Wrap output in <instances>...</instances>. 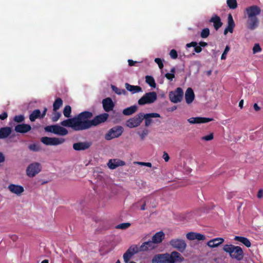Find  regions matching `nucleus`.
I'll return each instance as SVG.
<instances>
[{
	"instance_id": "f257e3e1",
	"label": "nucleus",
	"mask_w": 263,
	"mask_h": 263,
	"mask_svg": "<svg viewBox=\"0 0 263 263\" xmlns=\"http://www.w3.org/2000/svg\"><path fill=\"white\" fill-rule=\"evenodd\" d=\"M92 114L87 111H83V118L91 116ZM108 117V114L104 113L96 117L92 120L83 119V129H87L93 126H97L105 122Z\"/></svg>"
},
{
	"instance_id": "f03ea898",
	"label": "nucleus",
	"mask_w": 263,
	"mask_h": 263,
	"mask_svg": "<svg viewBox=\"0 0 263 263\" xmlns=\"http://www.w3.org/2000/svg\"><path fill=\"white\" fill-rule=\"evenodd\" d=\"M223 250L228 253L232 259L237 261H240L244 257L243 251L239 246L233 245H224Z\"/></svg>"
},
{
	"instance_id": "7ed1b4c3",
	"label": "nucleus",
	"mask_w": 263,
	"mask_h": 263,
	"mask_svg": "<svg viewBox=\"0 0 263 263\" xmlns=\"http://www.w3.org/2000/svg\"><path fill=\"white\" fill-rule=\"evenodd\" d=\"M157 99V94L155 91L145 93L139 100L138 103L143 106L146 104H151L156 102Z\"/></svg>"
},
{
	"instance_id": "20e7f679",
	"label": "nucleus",
	"mask_w": 263,
	"mask_h": 263,
	"mask_svg": "<svg viewBox=\"0 0 263 263\" xmlns=\"http://www.w3.org/2000/svg\"><path fill=\"white\" fill-rule=\"evenodd\" d=\"M45 132L53 133L60 136H65L68 134L67 130L58 125H52L45 127Z\"/></svg>"
},
{
	"instance_id": "39448f33",
	"label": "nucleus",
	"mask_w": 263,
	"mask_h": 263,
	"mask_svg": "<svg viewBox=\"0 0 263 263\" xmlns=\"http://www.w3.org/2000/svg\"><path fill=\"white\" fill-rule=\"evenodd\" d=\"M183 91L182 89L178 87L174 91H170L169 93V99L174 103L180 102L183 98Z\"/></svg>"
},
{
	"instance_id": "423d86ee",
	"label": "nucleus",
	"mask_w": 263,
	"mask_h": 263,
	"mask_svg": "<svg viewBox=\"0 0 263 263\" xmlns=\"http://www.w3.org/2000/svg\"><path fill=\"white\" fill-rule=\"evenodd\" d=\"M41 171V166L38 162L29 164L26 169V175L29 177H33Z\"/></svg>"
},
{
	"instance_id": "0eeeda50",
	"label": "nucleus",
	"mask_w": 263,
	"mask_h": 263,
	"mask_svg": "<svg viewBox=\"0 0 263 263\" xmlns=\"http://www.w3.org/2000/svg\"><path fill=\"white\" fill-rule=\"evenodd\" d=\"M169 243L173 248L178 250L181 252H184L186 248V242L182 239H172L170 241Z\"/></svg>"
},
{
	"instance_id": "6e6552de",
	"label": "nucleus",
	"mask_w": 263,
	"mask_h": 263,
	"mask_svg": "<svg viewBox=\"0 0 263 263\" xmlns=\"http://www.w3.org/2000/svg\"><path fill=\"white\" fill-rule=\"evenodd\" d=\"M123 128L121 126H116L111 128L105 136L107 140H110L115 138H118L122 135Z\"/></svg>"
},
{
	"instance_id": "1a4fd4ad",
	"label": "nucleus",
	"mask_w": 263,
	"mask_h": 263,
	"mask_svg": "<svg viewBox=\"0 0 263 263\" xmlns=\"http://www.w3.org/2000/svg\"><path fill=\"white\" fill-rule=\"evenodd\" d=\"M41 141L46 145H58L62 144L65 139L62 138L43 137L41 138Z\"/></svg>"
},
{
	"instance_id": "9d476101",
	"label": "nucleus",
	"mask_w": 263,
	"mask_h": 263,
	"mask_svg": "<svg viewBox=\"0 0 263 263\" xmlns=\"http://www.w3.org/2000/svg\"><path fill=\"white\" fill-rule=\"evenodd\" d=\"M261 10L257 6H251L246 9L245 17L257 18V16L260 14Z\"/></svg>"
},
{
	"instance_id": "9b49d317",
	"label": "nucleus",
	"mask_w": 263,
	"mask_h": 263,
	"mask_svg": "<svg viewBox=\"0 0 263 263\" xmlns=\"http://www.w3.org/2000/svg\"><path fill=\"white\" fill-rule=\"evenodd\" d=\"M142 113H140L134 117L128 119L126 121V126L130 128L138 127L142 122Z\"/></svg>"
},
{
	"instance_id": "f8f14e48",
	"label": "nucleus",
	"mask_w": 263,
	"mask_h": 263,
	"mask_svg": "<svg viewBox=\"0 0 263 263\" xmlns=\"http://www.w3.org/2000/svg\"><path fill=\"white\" fill-rule=\"evenodd\" d=\"M71 127L76 130L82 129V112L77 117L71 119Z\"/></svg>"
},
{
	"instance_id": "ddd939ff",
	"label": "nucleus",
	"mask_w": 263,
	"mask_h": 263,
	"mask_svg": "<svg viewBox=\"0 0 263 263\" xmlns=\"http://www.w3.org/2000/svg\"><path fill=\"white\" fill-rule=\"evenodd\" d=\"M168 263L181 262L184 260L181 255L176 251H173L171 254L167 253Z\"/></svg>"
},
{
	"instance_id": "4468645a",
	"label": "nucleus",
	"mask_w": 263,
	"mask_h": 263,
	"mask_svg": "<svg viewBox=\"0 0 263 263\" xmlns=\"http://www.w3.org/2000/svg\"><path fill=\"white\" fill-rule=\"evenodd\" d=\"M247 18L246 25L247 29L250 30H254L258 27L259 21L258 18Z\"/></svg>"
},
{
	"instance_id": "2eb2a0df",
	"label": "nucleus",
	"mask_w": 263,
	"mask_h": 263,
	"mask_svg": "<svg viewBox=\"0 0 263 263\" xmlns=\"http://www.w3.org/2000/svg\"><path fill=\"white\" fill-rule=\"evenodd\" d=\"M142 121L144 119L145 125L146 126H149L152 122V118H160V115L158 113H149L143 114L142 113Z\"/></svg>"
},
{
	"instance_id": "dca6fc26",
	"label": "nucleus",
	"mask_w": 263,
	"mask_h": 263,
	"mask_svg": "<svg viewBox=\"0 0 263 263\" xmlns=\"http://www.w3.org/2000/svg\"><path fill=\"white\" fill-rule=\"evenodd\" d=\"M213 120V118L205 117H192L187 120L190 124H201L205 123Z\"/></svg>"
},
{
	"instance_id": "f3484780",
	"label": "nucleus",
	"mask_w": 263,
	"mask_h": 263,
	"mask_svg": "<svg viewBox=\"0 0 263 263\" xmlns=\"http://www.w3.org/2000/svg\"><path fill=\"white\" fill-rule=\"evenodd\" d=\"M167 253L155 255L152 259V263H168Z\"/></svg>"
},
{
	"instance_id": "a211bd4d",
	"label": "nucleus",
	"mask_w": 263,
	"mask_h": 263,
	"mask_svg": "<svg viewBox=\"0 0 263 263\" xmlns=\"http://www.w3.org/2000/svg\"><path fill=\"white\" fill-rule=\"evenodd\" d=\"M31 129V127L27 124H20L15 126L14 130L16 133L21 134L27 133Z\"/></svg>"
},
{
	"instance_id": "6ab92c4d",
	"label": "nucleus",
	"mask_w": 263,
	"mask_h": 263,
	"mask_svg": "<svg viewBox=\"0 0 263 263\" xmlns=\"http://www.w3.org/2000/svg\"><path fill=\"white\" fill-rule=\"evenodd\" d=\"M235 24L233 20V17L231 14L228 15V25L224 30V34L226 35L228 32L232 33Z\"/></svg>"
},
{
	"instance_id": "aec40b11",
	"label": "nucleus",
	"mask_w": 263,
	"mask_h": 263,
	"mask_svg": "<svg viewBox=\"0 0 263 263\" xmlns=\"http://www.w3.org/2000/svg\"><path fill=\"white\" fill-rule=\"evenodd\" d=\"M157 246L152 241H145L140 246L141 252H146L155 249Z\"/></svg>"
},
{
	"instance_id": "412c9836",
	"label": "nucleus",
	"mask_w": 263,
	"mask_h": 263,
	"mask_svg": "<svg viewBox=\"0 0 263 263\" xmlns=\"http://www.w3.org/2000/svg\"><path fill=\"white\" fill-rule=\"evenodd\" d=\"M186 238L190 240H203L205 239V236L195 232H189L186 235Z\"/></svg>"
},
{
	"instance_id": "4be33fe9",
	"label": "nucleus",
	"mask_w": 263,
	"mask_h": 263,
	"mask_svg": "<svg viewBox=\"0 0 263 263\" xmlns=\"http://www.w3.org/2000/svg\"><path fill=\"white\" fill-rule=\"evenodd\" d=\"M8 188L11 192L16 195H20L24 191V187L19 185L11 184Z\"/></svg>"
},
{
	"instance_id": "5701e85b",
	"label": "nucleus",
	"mask_w": 263,
	"mask_h": 263,
	"mask_svg": "<svg viewBox=\"0 0 263 263\" xmlns=\"http://www.w3.org/2000/svg\"><path fill=\"white\" fill-rule=\"evenodd\" d=\"M165 237V234L162 231L155 233L152 237V241L154 244L160 243Z\"/></svg>"
},
{
	"instance_id": "b1692460",
	"label": "nucleus",
	"mask_w": 263,
	"mask_h": 263,
	"mask_svg": "<svg viewBox=\"0 0 263 263\" xmlns=\"http://www.w3.org/2000/svg\"><path fill=\"white\" fill-rule=\"evenodd\" d=\"M103 108L106 111H109L112 110L114 104L112 100L110 98H106L102 101Z\"/></svg>"
},
{
	"instance_id": "393cba45",
	"label": "nucleus",
	"mask_w": 263,
	"mask_h": 263,
	"mask_svg": "<svg viewBox=\"0 0 263 263\" xmlns=\"http://www.w3.org/2000/svg\"><path fill=\"white\" fill-rule=\"evenodd\" d=\"M125 163L119 159L110 160L107 164L108 166L110 169H115L119 166H123Z\"/></svg>"
},
{
	"instance_id": "a878e982",
	"label": "nucleus",
	"mask_w": 263,
	"mask_h": 263,
	"mask_svg": "<svg viewBox=\"0 0 263 263\" xmlns=\"http://www.w3.org/2000/svg\"><path fill=\"white\" fill-rule=\"evenodd\" d=\"M223 242V238L218 237L209 241L207 242V245L210 248H216L222 244Z\"/></svg>"
},
{
	"instance_id": "bb28decb",
	"label": "nucleus",
	"mask_w": 263,
	"mask_h": 263,
	"mask_svg": "<svg viewBox=\"0 0 263 263\" xmlns=\"http://www.w3.org/2000/svg\"><path fill=\"white\" fill-rule=\"evenodd\" d=\"M195 95L191 88H188L185 93V99L187 104L191 103L194 100Z\"/></svg>"
},
{
	"instance_id": "cd10ccee",
	"label": "nucleus",
	"mask_w": 263,
	"mask_h": 263,
	"mask_svg": "<svg viewBox=\"0 0 263 263\" xmlns=\"http://www.w3.org/2000/svg\"><path fill=\"white\" fill-rule=\"evenodd\" d=\"M125 86L127 90L130 92L132 94L142 91V88L139 86L132 85L126 83Z\"/></svg>"
},
{
	"instance_id": "c85d7f7f",
	"label": "nucleus",
	"mask_w": 263,
	"mask_h": 263,
	"mask_svg": "<svg viewBox=\"0 0 263 263\" xmlns=\"http://www.w3.org/2000/svg\"><path fill=\"white\" fill-rule=\"evenodd\" d=\"M210 22L213 23L214 27L216 30L221 27L222 25L220 18L216 15H213L210 19Z\"/></svg>"
},
{
	"instance_id": "c756f323",
	"label": "nucleus",
	"mask_w": 263,
	"mask_h": 263,
	"mask_svg": "<svg viewBox=\"0 0 263 263\" xmlns=\"http://www.w3.org/2000/svg\"><path fill=\"white\" fill-rule=\"evenodd\" d=\"M11 128L10 127L0 128V139L7 138L11 134Z\"/></svg>"
},
{
	"instance_id": "7c9ffc66",
	"label": "nucleus",
	"mask_w": 263,
	"mask_h": 263,
	"mask_svg": "<svg viewBox=\"0 0 263 263\" xmlns=\"http://www.w3.org/2000/svg\"><path fill=\"white\" fill-rule=\"evenodd\" d=\"M234 240L235 241H239L248 248L250 247L251 246V242L247 238L236 236L234 237Z\"/></svg>"
},
{
	"instance_id": "2f4dec72",
	"label": "nucleus",
	"mask_w": 263,
	"mask_h": 263,
	"mask_svg": "<svg viewBox=\"0 0 263 263\" xmlns=\"http://www.w3.org/2000/svg\"><path fill=\"white\" fill-rule=\"evenodd\" d=\"M41 118V111L37 109L34 110L29 115V119L31 122L34 121L36 119Z\"/></svg>"
},
{
	"instance_id": "473e14b6",
	"label": "nucleus",
	"mask_w": 263,
	"mask_h": 263,
	"mask_svg": "<svg viewBox=\"0 0 263 263\" xmlns=\"http://www.w3.org/2000/svg\"><path fill=\"white\" fill-rule=\"evenodd\" d=\"M137 107L136 105H133L130 107H127L123 110V114L126 116L132 115L136 111Z\"/></svg>"
},
{
	"instance_id": "72a5a7b5",
	"label": "nucleus",
	"mask_w": 263,
	"mask_h": 263,
	"mask_svg": "<svg viewBox=\"0 0 263 263\" xmlns=\"http://www.w3.org/2000/svg\"><path fill=\"white\" fill-rule=\"evenodd\" d=\"M63 105V100L60 98H58L54 101L53 104V111H57Z\"/></svg>"
},
{
	"instance_id": "f704fd0d",
	"label": "nucleus",
	"mask_w": 263,
	"mask_h": 263,
	"mask_svg": "<svg viewBox=\"0 0 263 263\" xmlns=\"http://www.w3.org/2000/svg\"><path fill=\"white\" fill-rule=\"evenodd\" d=\"M145 82L152 88H156V84L154 78L150 76H147L145 77Z\"/></svg>"
},
{
	"instance_id": "c9c22d12",
	"label": "nucleus",
	"mask_w": 263,
	"mask_h": 263,
	"mask_svg": "<svg viewBox=\"0 0 263 263\" xmlns=\"http://www.w3.org/2000/svg\"><path fill=\"white\" fill-rule=\"evenodd\" d=\"M29 149L33 152H39L41 150V146L38 143H33L30 144L28 146Z\"/></svg>"
},
{
	"instance_id": "e433bc0d",
	"label": "nucleus",
	"mask_w": 263,
	"mask_h": 263,
	"mask_svg": "<svg viewBox=\"0 0 263 263\" xmlns=\"http://www.w3.org/2000/svg\"><path fill=\"white\" fill-rule=\"evenodd\" d=\"M128 250L130 251L133 255L139 252H141L140 250V247H138L137 245H133L130 246L128 249Z\"/></svg>"
},
{
	"instance_id": "4c0bfd02",
	"label": "nucleus",
	"mask_w": 263,
	"mask_h": 263,
	"mask_svg": "<svg viewBox=\"0 0 263 263\" xmlns=\"http://www.w3.org/2000/svg\"><path fill=\"white\" fill-rule=\"evenodd\" d=\"M133 255L130 251L128 250L126 251V252L123 254V258L124 261L125 263H127L130 259L132 257Z\"/></svg>"
},
{
	"instance_id": "58836bf2",
	"label": "nucleus",
	"mask_w": 263,
	"mask_h": 263,
	"mask_svg": "<svg viewBox=\"0 0 263 263\" xmlns=\"http://www.w3.org/2000/svg\"><path fill=\"white\" fill-rule=\"evenodd\" d=\"M133 255L130 251L128 250L126 251V252L123 254V258L124 261L125 263H127L130 259L132 257Z\"/></svg>"
},
{
	"instance_id": "ea45409f",
	"label": "nucleus",
	"mask_w": 263,
	"mask_h": 263,
	"mask_svg": "<svg viewBox=\"0 0 263 263\" xmlns=\"http://www.w3.org/2000/svg\"><path fill=\"white\" fill-rule=\"evenodd\" d=\"M71 112V108L69 105H66L63 110V114L66 118L70 117V114Z\"/></svg>"
},
{
	"instance_id": "a19ab883",
	"label": "nucleus",
	"mask_w": 263,
	"mask_h": 263,
	"mask_svg": "<svg viewBox=\"0 0 263 263\" xmlns=\"http://www.w3.org/2000/svg\"><path fill=\"white\" fill-rule=\"evenodd\" d=\"M227 3L230 9H234L237 6L236 0H227Z\"/></svg>"
},
{
	"instance_id": "79ce46f5",
	"label": "nucleus",
	"mask_w": 263,
	"mask_h": 263,
	"mask_svg": "<svg viewBox=\"0 0 263 263\" xmlns=\"http://www.w3.org/2000/svg\"><path fill=\"white\" fill-rule=\"evenodd\" d=\"M111 88L112 90L117 95H125L126 93V91L124 89L118 88V87L114 85H111Z\"/></svg>"
},
{
	"instance_id": "37998d69",
	"label": "nucleus",
	"mask_w": 263,
	"mask_h": 263,
	"mask_svg": "<svg viewBox=\"0 0 263 263\" xmlns=\"http://www.w3.org/2000/svg\"><path fill=\"white\" fill-rule=\"evenodd\" d=\"M131 224L129 222H125L119 224L116 226L117 229L125 230L130 226Z\"/></svg>"
},
{
	"instance_id": "c03bdc74",
	"label": "nucleus",
	"mask_w": 263,
	"mask_h": 263,
	"mask_svg": "<svg viewBox=\"0 0 263 263\" xmlns=\"http://www.w3.org/2000/svg\"><path fill=\"white\" fill-rule=\"evenodd\" d=\"M24 120L25 117L23 115L15 116L13 118V120L17 123H22L24 121Z\"/></svg>"
},
{
	"instance_id": "a18cd8bd",
	"label": "nucleus",
	"mask_w": 263,
	"mask_h": 263,
	"mask_svg": "<svg viewBox=\"0 0 263 263\" xmlns=\"http://www.w3.org/2000/svg\"><path fill=\"white\" fill-rule=\"evenodd\" d=\"M61 116V114L60 112L54 111L53 112V116L52 117V121L54 122H57L60 117Z\"/></svg>"
},
{
	"instance_id": "49530a36",
	"label": "nucleus",
	"mask_w": 263,
	"mask_h": 263,
	"mask_svg": "<svg viewBox=\"0 0 263 263\" xmlns=\"http://www.w3.org/2000/svg\"><path fill=\"white\" fill-rule=\"evenodd\" d=\"M209 29L208 28H204L201 31L200 36L202 38H206L209 35Z\"/></svg>"
},
{
	"instance_id": "de8ad7c7",
	"label": "nucleus",
	"mask_w": 263,
	"mask_h": 263,
	"mask_svg": "<svg viewBox=\"0 0 263 263\" xmlns=\"http://www.w3.org/2000/svg\"><path fill=\"white\" fill-rule=\"evenodd\" d=\"M230 47L228 45H227L223 53L221 55V60H225L226 59L227 55L228 53L229 52V51H230Z\"/></svg>"
},
{
	"instance_id": "09e8293b",
	"label": "nucleus",
	"mask_w": 263,
	"mask_h": 263,
	"mask_svg": "<svg viewBox=\"0 0 263 263\" xmlns=\"http://www.w3.org/2000/svg\"><path fill=\"white\" fill-rule=\"evenodd\" d=\"M213 138H214L213 134L211 133L210 134H209L207 136L202 137L201 138V139L203 141H211V140H213Z\"/></svg>"
},
{
	"instance_id": "8fccbe9b",
	"label": "nucleus",
	"mask_w": 263,
	"mask_h": 263,
	"mask_svg": "<svg viewBox=\"0 0 263 263\" xmlns=\"http://www.w3.org/2000/svg\"><path fill=\"white\" fill-rule=\"evenodd\" d=\"M73 148L76 151L82 150V142L74 143L73 145Z\"/></svg>"
},
{
	"instance_id": "3c124183",
	"label": "nucleus",
	"mask_w": 263,
	"mask_h": 263,
	"mask_svg": "<svg viewBox=\"0 0 263 263\" xmlns=\"http://www.w3.org/2000/svg\"><path fill=\"white\" fill-rule=\"evenodd\" d=\"M62 126L71 127V119H66L61 122Z\"/></svg>"
},
{
	"instance_id": "603ef678",
	"label": "nucleus",
	"mask_w": 263,
	"mask_h": 263,
	"mask_svg": "<svg viewBox=\"0 0 263 263\" xmlns=\"http://www.w3.org/2000/svg\"><path fill=\"white\" fill-rule=\"evenodd\" d=\"M135 164H137L141 166H145L149 167H151L152 165L150 162H134Z\"/></svg>"
},
{
	"instance_id": "864d4df0",
	"label": "nucleus",
	"mask_w": 263,
	"mask_h": 263,
	"mask_svg": "<svg viewBox=\"0 0 263 263\" xmlns=\"http://www.w3.org/2000/svg\"><path fill=\"white\" fill-rule=\"evenodd\" d=\"M170 55L172 59H176L178 57V54L175 49H172L170 52Z\"/></svg>"
},
{
	"instance_id": "5fc2aeb1",
	"label": "nucleus",
	"mask_w": 263,
	"mask_h": 263,
	"mask_svg": "<svg viewBox=\"0 0 263 263\" xmlns=\"http://www.w3.org/2000/svg\"><path fill=\"white\" fill-rule=\"evenodd\" d=\"M261 49L258 44H255L253 48V53L259 52L261 51Z\"/></svg>"
},
{
	"instance_id": "6e6d98bb",
	"label": "nucleus",
	"mask_w": 263,
	"mask_h": 263,
	"mask_svg": "<svg viewBox=\"0 0 263 263\" xmlns=\"http://www.w3.org/2000/svg\"><path fill=\"white\" fill-rule=\"evenodd\" d=\"M155 62L158 65L160 69H162V68L163 67V63L162 62V61L160 59L156 58L155 59Z\"/></svg>"
},
{
	"instance_id": "4d7b16f0",
	"label": "nucleus",
	"mask_w": 263,
	"mask_h": 263,
	"mask_svg": "<svg viewBox=\"0 0 263 263\" xmlns=\"http://www.w3.org/2000/svg\"><path fill=\"white\" fill-rule=\"evenodd\" d=\"M148 130L146 129L143 130L141 133L139 134V135L141 138V139H144L145 137L148 134Z\"/></svg>"
},
{
	"instance_id": "13d9d810",
	"label": "nucleus",
	"mask_w": 263,
	"mask_h": 263,
	"mask_svg": "<svg viewBox=\"0 0 263 263\" xmlns=\"http://www.w3.org/2000/svg\"><path fill=\"white\" fill-rule=\"evenodd\" d=\"M165 77L168 80L172 81L175 78V75L173 73H167L165 74Z\"/></svg>"
},
{
	"instance_id": "bf43d9fd",
	"label": "nucleus",
	"mask_w": 263,
	"mask_h": 263,
	"mask_svg": "<svg viewBox=\"0 0 263 263\" xmlns=\"http://www.w3.org/2000/svg\"><path fill=\"white\" fill-rule=\"evenodd\" d=\"M162 158H163V159L164 160V161L165 162L168 161V160L170 159V157H169L168 154L165 152H163Z\"/></svg>"
},
{
	"instance_id": "052dcab7",
	"label": "nucleus",
	"mask_w": 263,
	"mask_h": 263,
	"mask_svg": "<svg viewBox=\"0 0 263 263\" xmlns=\"http://www.w3.org/2000/svg\"><path fill=\"white\" fill-rule=\"evenodd\" d=\"M91 145V142H83V149L88 148Z\"/></svg>"
},
{
	"instance_id": "680f3d73",
	"label": "nucleus",
	"mask_w": 263,
	"mask_h": 263,
	"mask_svg": "<svg viewBox=\"0 0 263 263\" xmlns=\"http://www.w3.org/2000/svg\"><path fill=\"white\" fill-rule=\"evenodd\" d=\"M8 117V114L7 112H4L2 114H0V119L2 120H4L6 119Z\"/></svg>"
},
{
	"instance_id": "e2e57ef3",
	"label": "nucleus",
	"mask_w": 263,
	"mask_h": 263,
	"mask_svg": "<svg viewBox=\"0 0 263 263\" xmlns=\"http://www.w3.org/2000/svg\"><path fill=\"white\" fill-rule=\"evenodd\" d=\"M197 43L196 42H192L190 43L187 44L186 46V47H194L195 48V47L197 45Z\"/></svg>"
},
{
	"instance_id": "0e129e2a",
	"label": "nucleus",
	"mask_w": 263,
	"mask_h": 263,
	"mask_svg": "<svg viewBox=\"0 0 263 263\" xmlns=\"http://www.w3.org/2000/svg\"><path fill=\"white\" fill-rule=\"evenodd\" d=\"M5 161V156L4 154L0 152V163L4 162Z\"/></svg>"
},
{
	"instance_id": "69168bd1",
	"label": "nucleus",
	"mask_w": 263,
	"mask_h": 263,
	"mask_svg": "<svg viewBox=\"0 0 263 263\" xmlns=\"http://www.w3.org/2000/svg\"><path fill=\"white\" fill-rule=\"evenodd\" d=\"M194 50L197 53H200L202 51V48L199 45H197L195 48H194Z\"/></svg>"
},
{
	"instance_id": "338daca9",
	"label": "nucleus",
	"mask_w": 263,
	"mask_h": 263,
	"mask_svg": "<svg viewBox=\"0 0 263 263\" xmlns=\"http://www.w3.org/2000/svg\"><path fill=\"white\" fill-rule=\"evenodd\" d=\"M47 111V108L46 107H45L44 108V110H43L42 113V114L41 113V119H43L44 118V117L45 116V115L46 114Z\"/></svg>"
},
{
	"instance_id": "774afa93",
	"label": "nucleus",
	"mask_w": 263,
	"mask_h": 263,
	"mask_svg": "<svg viewBox=\"0 0 263 263\" xmlns=\"http://www.w3.org/2000/svg\"><path fill=\"white\" fill-rule=\"evenodd\" d=\"M263 197V191L261 190H260L257 193V197L258 198H261Z\"/></svg>"
}]
</instances>
